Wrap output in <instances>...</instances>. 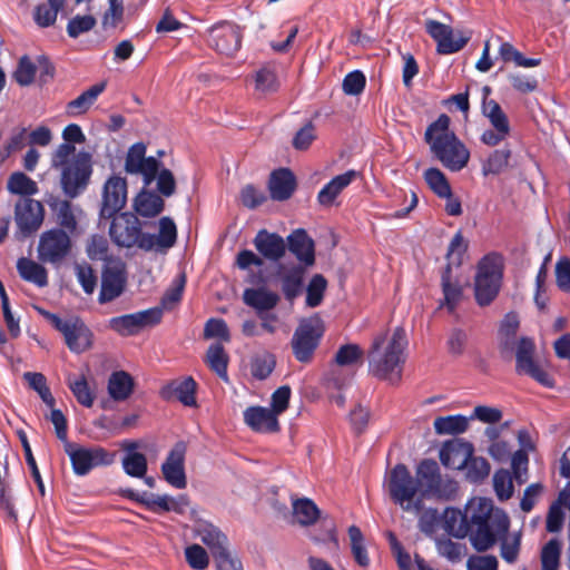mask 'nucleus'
<instances>
[{"mask_svg":"<svg viewBox=\"0 0 570 570\" xmlns=\"http://www.w3.org/2000/svg\"><path fill=\"white\" fill-rule=\"evenodd\" d=\"M111 218L109 235L118 247L166 252L176 244L177 227L170 217L159 219L158 235L144 233L139 218L132 213H120Z\"/></svg>","mask_w":570,"mask_h":570,"instance_id":"f257e3e1","label":"nucleus"},{"mask_svg":"<svg viewBox=\"0 0 570 570\" xmlns=\"http://www.w3.org/2000/svg\"><path fill=\"white\" fill-rule=\"evenodd\" d=\"M406 334L403 327H396L387 340V333L377 334L367 353L370 373L391 384H397L402 379L405 363Z\"/></svg>","mask_w":570,"mask_h":570,"instance_id":"f03ea898","label":"nucleus"},{"mask_svg":"<svg viewBox=\"0 0 570 570\" xmlns=\"http://www.w3.org/2000/svg\"><path fill=\"white\" fill-rule=\"evenodd\" d=\"M469 539L479 551H488L509 532L510 519L501 509H494L491 500L479 498L470 501Z\"/></svg>","mask_w":570,"mask_h":570,"instance_id":"7ed1b4c3","label":"nucleus"},{"mask_svg":"<svg viewBox=\"0 0 570 570\" xmlns=\"http://www.w3.org/2000/svg\"><path fill=\"white\" fill-rule=\"evenodd\" d=\"M51 167L60 169V185L69 198L82 194L89 185L92 175V156L70 144H60L51 156Z\"/></svg>","mask_w":570,"mask_h":570,"instance_id":"20e7f679","label":"nucleus"},{"mask_svg":"<svg viewBox=\"0 0 570 570\" xmlns=\"http://www.w3.org/2000/svg\"><path fill=\"white\" fill-rule=\"evenodd\" d=\"M450 117L441 114L424 134V141L434 157L449 170L460 171L470 160V150L450 129Z\"/></svg>","mask_w":570,"mask_h":570,"instance_id":"39448f33","label":"nucleus"},{"mask_svg":"<svg viewBox=\"0 0 570 570\" xmlns=\"http://www.w3.org/2000/svg\"><path fill=\"white\" fill-rule=\"evenodd\" d=\"M503 276V258L490 253L478 263L474 277V297L479 306L490 305L498 296Z\"/></svg>","mask_w":570,"mask_h":570,"instance_id":"423d86ee","label":"nucleus"},{"mask_svg":"<svg viewBox=\"0 0 570 570\" xmlns=\"http://www.w3.org/2000/svg\"><path fill=\"white\" fill-rule=\"evenodd\" d=\"M387 489L392 501L405 512L419 513L423 503L419 493V483L404 464H396L390 472Z\"/></svg>","mask_w":570,"mask_h":570,"instance_id":"0eeeda50","label":"nucleus"},{"mask_svg":"<svg viewBox=\"0 0 570 570\" xmlns=\"http://www.w3.org/2000/svg\"><path fill=\"white\" fill-rule=\"evenodd\" d=\"M324 333L325 325L318 314L302 320L291 340L294 357L299 363H311Z\"/></svg>","mask_w":570,"mask_h":570,"instance_id":"6e6552de","label":"nucleus"},{"mask_svg":"<svg viewBox=\"0 0 570 570\" xmlns=\"http://www.w3.org/2000/svg\"><path fill=\"white\" fill-rule=\"evenodd\" d=\"M63 450L70 459L73 473L79 476L87 475L95 468L111 465L117 456L116 452L100 445L83 446L75 442L67 443Z\"/></svg>","mask_w":570,"mask_h":570,"instance_id":"1a4fd4ad","label":"nucleus"},{"mask_svg":"<svg viewBox=\"0 0 570 570\" xmlns=\"http://www.w3.org/2000/svg\"><path fill=\"white\" fill-rule=\"evenodd\" d=\"M46 318L63 335L67 347L76 354L90 350L94 345V333L78 316L61 318L57 314L47 312Z\"/></svg>","mask_w":570,"mask_h":570,"instance_id":"9d476101","label":"nucleus"},{"mask_svg":"<svg viewBox=\"0 0 570 570\" xmlns=\"http://www.w3.org/2000/svg\"><path fill=\"white\" fill-rule=\"evenodd\" d=\"M72 242L70 234L56 227L43 232L38 244V258L46 264L60 266L70 255Z\"/></svg>","mask_w":570,"mask_h":570,"instance_id":"9b49d317","label":"nucleus"},{"mask_svg":"<svg viewBox=\"0 0 570 570\" xmlns=\"http://www.w3.org/2000/svg\"><path fill=\"white\" fill-rule=\"evenodd\" d=\"M535 345L532 338L521 337L515 351V372L528 375L546 387H553L554 380L534 361Z\"/></svg>","mask_w":570,"mask_h":570,"instance_id":"f8f14e48","label":"nucleus"},{"mask_svg":"<svg viewBox=\"0 0 570 570\" xmlns=\"http://www.w3.org/2000/svg\"><path fill=\"white\" fill-rule=\"evenodd\" d=\"M161 318V308L153 307L137 313L112 317L109 320L108 326L120 336H134L147 326L159 324Z\"/></svg>","mask_w":570,"mask_h":570,"instance_id":"ddd939ff","label":"nucleus"},{"mask_svg":"<svg viewBox=\"0 0 570 570\" xmlns=\"http://www.w3.org/2000/svg\"><path fill=\"white\" fill-rule=\"evenodd\" d=\"M128 185L126 178L111 175L102 186L100 218L111 219L127 204Z\"/></svg>","mask_w":570,"mask_h":570,"instance_id":"4468645a","label":"nucleus"},{"mask_svg":"<svg viewBox=\"0 0 570 570\" xmlns=\"http://www.w3.org/2000/svg\"><path fill=\"white\" fill-rule=\"evenodd\" d=\"M147 147L144 142L134 144L127 151L125 170L131 175H141L145 186L156 178L161 163L155 157H146Z\"/></svg>","mask_w":570,"mask_h":570,"instance_id":"2eb2a0df","label":"nucleus"},{"mask_svg":"<svg viewBox=\"0 0 570 570\" xmlns=\"http://www.w3.org/2000/svg\"><path fill=\"white\" fill-rule=\"evenodd\" d=\"M127 285L126 265L121 261L107 264L101 274V286L98 296L100 304H106L118 298Z\"/></svg>","mask_w":570,"mask_h":570,"instance_id":"dca6fc26","label":"nucleus"},{"mask_svg":"<svg viewBox=\"0 0 570 570\" xmlns=\"http://www.w3.org/2000/svg\"><path fill=\"white\" fill-rule=\"evenodd\" d=\"M209 45L219 53L234 56L242 45V31L239 27L229 21H220L208 30Z\"/></svg>","mask_w":570,"mask_h":570,"instance_id":"f3484780","label":"nucleus"},{"mask_svg":"<svg viewBox=\"0 0 570 570\" xmlns=\"http://www.w3.org/2000/svg\"><path fill=\"white\" fill-rule=\"evenodd\" d=\"M45 217L43 205L32 198H21L14 208V220L20 234L26 237L37 232Z\"/></svg>","mask_w":570,"mask_h":570,"instance_id":"a211bd4d","label":"nucleus"},{"mask_svg":"<svg viewBox=\"0 0 570 570\" xmlns=\"http://www.w3.org/2000/svg\"><path fill=\"white\" fill-rule=\"evenodd\" d=\"M425 31L436 42V51L440 55H451L460 51L468 42V38L455 36L453 29L438 20L428 19Z\"/></svg>","mask_w":570,"mask_h":570,"instance_id":"6ab92c4d","label":"nucleus"},{"mask_svg":"<svg viewBox=\"0 0 570 570\" xmlns=\"http://www.w3.org/2000/svg\"><path fill=\"white\" fill-rule=\"evenodd\" d=\"M185 455L186 444L184 442H177L161 464L164 479L176 489H185L187 485Z\"/></svg>","mask_w":570,"mask_h":570,"instance_id":"aec40b11","label":"nucleus"},{"mask_svg":"<svg viewBox=\"0 0 570 570\" xmlns=\"http://www.w3.org/2000/svg\"><path fill=\"white\" fill-rule=\"evenodd\" d=\"M197 383L191 376L176 379L164 385L159 395L165 401L177 400L185 406H196Z\"/></svg>","mask_w":570,"mask_h":570,"instance_id":"412c9836","label":"nucleus"},{"mask_svg":"<svg viewBox=\"0 0 570 570\" xmlns=\"http://www.w3.org/2000/svg\"><path fill=\"white\" fill-rule=\"evenodd\" d=\"M245 423L255 432L275 433L279 431L277 415L263 406H250L244 411Z\"/></svg>","mask_w":570,"mask_h":570,"instance_id":"4be33fe9","label":"nucleus"},{"mask_svg":"<svg viewBox=\"0 0 570 570\" xmlns=\"http://www.w3.org/2000/svg\"><path fill=\"white\" fill-rule=\"evenodd\" d=\"M253 244L264 258L273 262L279 261L286 252V244L283 237L266 229L258 230Z\"/></svg>","mask_w":570,"mask_h":570,"instance_id":"5701e85b","label":"nucleus"},{"mask_svg":"<svg viewBox=\"0 0 570 570\" xmlns=\"http://www.w3.org/2000/svg\"><path fill=\"white\" fill-rule=\"evenodd\" d=\"M357 171L350 169L341 175L333 177L317 194V203L322 207H332L337 205L336 199L341 193L350 186L356 178Z\"/></svg>","mask_w":570,"mask_h":570,"instance_id":"b1692460","label":"nucleus"},{"mask_svg":"<svg viewBox=\"0 0 570 570\" xmlns=\"http://www.w3.org/2000/svg\"><path fill=\"white\" fill-rule=\"evenodd\" d=\"M296 185V178L288 168H278L272 171L268 180L271 198L277 202L289 199Z\"/></svg>","mask_w":570,"mask_h":570,"instance_id":"393cba45","label":"nucleus"},{"mask_svg":"<svg viewBox=\"0 0 570 570\" xmlns=\"http://www.w3.org/2000/svg\"><path fill=\"white\" fill-rule=\"evenodd\" d=\"M443 528L445 532L454 538L463 539L469 535L470 528V502L464 511L455 508H446L443 514Z\"/></svg>","mask_w":570,"mask_h":570,"instance_id":"a878e982","label":"nucleus"},{"mask_svg":"<svg viewBox=\"0 0 570 570\" xmlns=\"http://www.w3.org/2000/svg\"><path fill=\"white\" fill-rule=\"evenodd\" d=\"M441 288L443 293L441 307L444 306L449 313H454L463 297V287L458 277L453 276L450 266H444L441 272Z\"/></svg>","mask_w":570,"mask_h":570,"instance_id":"bb28decb","label":"nucleus"},{"mask_svg":"<svg viewBox=\"0 0 570 570\" xmlns=\"http://www.w3.org/2000/svg\"><path fill=\"white\" fill-rule=\"evenodd\" d=\"M288 249L306 266L315 263V247L313 239L304 229L294 230L288 237Z\"/></svg>","mask_w":570,"mask_h":570,"instance_id":"cd10ccee","label":"nucleus"},{"mask_svg":"<svg viewBox=\"0 0 570 570\" xmlns=\"http://www.w3.org/2000/svg\"><path fill=\"white\" fill-rule=\"evenodd\" d=\"M148 186L142 189L134 198L132 207L137 215L141 217L153 218L159 215L165 207L163 196L158 193L147 189Z\"/></svg>","mask_w":570,"mask_h":570,"instance_id":"c85d7f7f","label":"nucleus"},{"mask_svg":"<svg viewBox=\"0 0 570 570\" xmlns=\"http://www.w3.org/2000/svg\"><path fill=\"white\" fill-rule=\"evenodd\" d=\"M243 301L247 306L254 308L256 314H261L274 309L279 302V296L266 287L246 288L243 293Z\"/></svg>","mask_w":570,"mask_h":570,"instance_id":"c756f323","label":"nucleus"},{"mask_svg":"<svg viewBox=\"0 0 570 570\" xmlns=\"http://www.w3.org/2000/svg\"><path fill=\"white\" fill-rule=\"evenodd\" d=\"M460 465L465 470L466 479L472 483H481L490 474V463L482 456L473 455V448L468 443L465 456L460 460Z\"/></svg>","mask_w":570,"mask_h":570,"instance_id":"7c9ffc66","label":"nucleus"},{"mask_svg":"<svg viewBox=\"0 0 570 570\" xmlns=\"http://www.w3.org/2000/svg\"><path fill=\"white\" fill-rule=\"evenodd\" d=\"M105 89L106 82L91 86L66 105V114L70 117H78L86 114Z\"/></svg>","mask_w":570,"mask_h":570,"instance_id":"2f4dec72","label":"nucleus"},{"mask_svg":"<svg viewBox=\"0 0 570 570\" xmlns=\"http://www.w3.org/2000/svg\"><path fill=\"white\" fill-rule=\"evenodd\" d=\"M46 203L57 216L58 228L65 230L67 234H73L77 229V220L72 212L71 203L69 200H61L52 195L46 199Z\"/></svg>","mask_w":570,"mask_h":570,"instance_id":"473e14b6","label":"nucleus"},{"mask_svg":"<svg viewBox=\"0 0 570 570\" xmlns=\"http://www.w3.org/2000/svg\"><path fill=\"white\" fill-rule=\"evenodd\" d=\"M459 491V483L449 478V476H441L436 479L434 484L431 487L430 490L420 491V497L422 502L428 500H436V501H452L456 498Z\"/></svg>","mask_w":570,"mask_h":570,"instance_id":"72a5a7b5","label":"nucleus"},{"mask_svg":"<svg viewBox=\"0 0 570 570\" xmlns=\"http://www.w3.org/2000/svg\"><path fill=\"white\" fill-rule=\"evenodd\" d=\"M132 376L125 371L112 372L108 379L107 390L114 401H126L134 392Z\"/></svg>","mask_w":570,"mask_h":570,"instance_id":"f704fd0d","label":"nucleus"},{"mask_svg":"<svg viewBox=\"0 0 570 570\" xmlns=\"http://www.w3.org/2000/svg\"><path fill=\"white\" fill-rule=\"evenodd\" d=\"M121 494L131 501L145 505L151 512H169V495H158L148 492H138L132 489L122 490Z\"/></svg>","mask_w":570,"mask_h":570,"instance_id":"c9c22d12","label":"nucleus"},{"mask_svg":"<svg viewBox=\"0 0 570 570\" xmlns=\"http://www.w3.org/2000/svg\"><path fill=\"white\" fill-rule=\"evenodd\" d=\"M194 532L209 548L210 552L227 546V537L217 527L207 521L196 522Z\"/></svg>","mask_w":570,"mask_h":570,"instance_id":"e433bc0d","label":"nucleus"},{"mask_svg":"<svg viewBox=\"0 0 570 570\" xmlns=\"http://www.w3.org/2000/svg\"><path fill=\"white\" fill-rule=\"evenodd\" d=\"M17 269L22 279L30 282L38 287H45L48 285L47 269L37 262L27 257H21L17 262Z\"/></svg>","mask_w":570,"mask_h":570,"instance_id":"4c0bfd02","label":"nucleus"},{"mask_svg":"<svg viewBox=\"0 0 570 570\" xmlns=\"http://www.w3.org/2000/svg\"><path fill=\"white\" fill-rule=\"evenodd\" d=\"M512 150L509 147L501 149H494L489 156L482 161V175L483 176H498L505 171L509 167Z\"/></svg>","mask_w":570,"mask_h":570,"instance_id":"58836bf2","label":"nucleus"},{"mask_svg":"<svg viewBox=\"0 0 570 570\" xmlns=\"http://www.w3.org/2000/svg\"><path fill=\"white\" fill-rule=\"evenodd\" d=\"M228 362L229 356L220 343H214L209 345L206 353L205 363L225 382L228 381Z\"/></svg>","mask_w":570,"mask_h":570,"instance_id":"ea45409f","label":"nucleus"},{"mask_svg":"<svg viewBox=\"0 0 570 570\" xmlns=\"http://www.w3.org/2000/svg\"><path fill=\"white\" fill-rule=\"evenodd\" d=\"M441 476L438 462L433 459H424L416 466V482L419 492L430 490L436 479Z\"/></svg>","mask_w":570,"mask_h":570,"instance_id":"a19ab883","label":"nucleus"},{"mask_svg":"<svg viewBox=\"0 0 570 570\" xmlns=\"http://www.w3.org/2000/svg\"><path fill=\"white\" fill-rule=\"evenodd\" d=\"M293 514L296 521L302 525L314 524L320 518V509L307 498L296 499L293 501Z\"/></svg>","mask_w":570,"mask_h":570,"instance_id":"79ce46f5","label":"nucleus"},{"mask_svg":"<svg viewBox=\"0 0 570 570\" xmlns=\"http://www.w3.org/2000/svg\"><path fill=\"white\" fill-rule=\"evenodd\" d=\"M7 188L11 194L24 196L23 198H30L38 193L37 183L22 171H14L9 176Z\"/></svg>","mask_w":570,"mask_h":570,"instance_id":"37998d69","label":"nucleus"},{"mask_svg":"<svg viewBox=\"0 0 570 570\" xmlns=\"http://www.w3.org/2000/svg\"><path fill=\"white\" fill-rule=\"evenodd\" d=\"M482 114L489 119L492 128L500 129V131H511L508 116L494 99L482 101Z\"/></svg>","mask_w":570,"mask_h":570,"instance_id":"c03bdc74","label":"nucleus"},{"mask_svg":"<svg viewBox=\"0 0 570 570\" xmlns=\"http://www.w3.org/2000/svg\"><path fill=\"white\" fill-rule=\"evenodd\" d=\"M434 430L438 434H460L466 431L469 426L468 419L463 415H449L439 416L433 423Z\"/></svg>","mask_w":570,"mask_h":570,"instance_id":"a18cd8bd","label":"nucleus"},{"mask_svg":"<svg viewBox=\"0 0 570 570\" xmlns=\"http://www.w3.org/2000/svg\"><path fill=\"white\" fill-rule=\"evenodd\" d=\"M350 541H351V552L355 560V562L360 567H368L370 566V557L365 547V539L357 525H351L347 530Z\"/></svg>","mask_w":570,"mask_h":570,"instance_id":"49530a36","label":"nucleus"},{"mask_svg":"<svg viewBox=\"0 0 570 570\" xmlns=\"http://www.w3.org/2000/svg\"><path fill=\"white\" fill-rule=\"evenodd\" d=\"M62 8L63 7L51 3L48 0L47 2L38 3L32 12L35 23L39 28H49L53 26L57 21L58 13Z\"/></svg>","mask_w":570,"mask_h":570,"instance_id":"de8ad7c7","label":"nucleus"},{"mask_svg":"<svg viewBox=\"0 0 570 570\" xmlns=\"http://www.w3.org/2000/svg\"><path fill=\"white\" fill-rule=\"evenodd\" d=\"M499 55L504 62H514L518 67L532 68L541 63L539 58H525L510 42H502L499 48Z\"/></svg>","mask_w":570,"mask_h":570,"instance_id":"09e8293b","label":"nucleus"},{"mask_svg":"<svg viewBox=\"0 0 570 570\" xmlns=\"http://www.w3.org/2000/svg\"><path fill=\"white\" fill-rule=\"evenodd\" d=\"M424 179L428 186L441 198H450L452 195L451 186L445 175L435 167L424 171Z\"/></svg>","mask_w":570,"mask_h":570,"instance_id":"8fccbe9b","label":"nucleus"},{"mask_svg":"<svg viewBox=\"0 0 570 570\" xmlns=\"http://www.w3.org/2000/svg\"><path fill=\"white\" fill-rule=\"evenodd\" d=\"M186 274L180 272L171 282L169 288L165 292L161 297L160 304L161 309H171L177 303L181 301L183 293L186 286Z\"/></svg>","mask_w":570,"mask_h":570,"instance_id":"3c124183","label":"nucleus"},{"mask_svg":"<svg viewBox=\"0 0 570 570\" xmlns=\"http://www.w3.org/2000/svg\"><path fill=\"white\" fill-rule=\"evenodd\" d=\"M466 451L468 443H446L440 451V460L446 468L463 469V465H460V460L465 456Z\"/></svg>","mask_w":570,"mask_h":570,"instance_id":"603ef678","label":"nucleus"},{"mask_svg":"<svg viewBox=\"0 0 570 570\" xmlns=\"http://www.w3.org/2000/svg\"><path fill=\"white\" fill-rule=\"evenodd\" d=\"M17 435L21 442L27 465L29 466V469L31 471V476L38 487L40 494L45 495V484H43L40 471L38 469L36 459L32 454V450H31L30 443L28 441L27 433L23 430H18Z\"/></svg>","mask_w":570,"mask_h":570,"instance_id":"864d4df0","label":"nucleus"},{"mask_svg":"<svg viewBox=\"0 0 570 570\" xmlns=\"http://www.w3.org/2000/svg\"><path fill=\"white\" fill-rule=\"evenodd\" d=\"M67 383L78 403L85 407L92 406L95 397L85 375H80L79 377L69 376Z\"/></svg>","mask_w":570,"mask_h":570,"instance_id":"5fc2aeb1","label":"nucleus"},{"mask_svg":"<svg viewBox=\"0 0 570 570\" xmlns=\"http://www.w3.org/2000/svg\"><path fill=\"white\" fill-rule=\"evenodd\" d=\"M326 288V278L321 274H315L306 288V305L312 308L320 306L323 302Z\"/></svg>","mask_w":570,"mask_h":570,"instance_id":"6e6d98bb","label":"nucleus"},{"mask_svg":"<svg viewBox=\"0 0 570 570\" xmlns=\"http://www.w3.org/2000/svg\"><path fill=\"white\" fill-rule=\"evenodd\" d=\"M303 287V271L293 268L282 277V291L286 299L296 298Z\"/></svg>","mask_w":570,"mask_h":570,"instance_id":"4d7b16f0","label":"nucleus"},{"mask_svg":"<svg viewBox=\"0 0 570 570\" xmlns=\"http://www.w3.org/2000/svg\"><path fill=\"white\" fill-rule=\"evenodd\" d=\"M122 469L126 474L132 478H145L148 469L147 458L142 453L125 454Z\"/></svg>","mask_w":570,"mask_h":570,"instance_id":"13d9d810","label":"nucleus"},{"mask_svg":"<svg viewBox=\"0 0 570 570\" xmlns=\"http://www.w3.org/2000/svg\"><path fill=\"white\" fill-rule=\"evenodd\" d=\"M466 250L468 242L464 239L462 233L458 232L449 244L446 252L448 263L445 266H450L451 269L453 266L460 267Z\"/></svg>","mask_w":570,"mask_h":570,"instance_id":"bf43d9fd","label":"nucleus"},{"mask_svg":"<svg viewBox=\"0 0 570 570\" xmlns=\"http://www.w3.org/2000/svg\"><path fill=\"white\" fill-rule=\"evenodd\" d=\"M493 488L500 501L509 500L514 492L512 474L504 469L498 470L493 475Z\"/></svg>","mask_w":570,"mask_h":570,"instance_id":"052dcab7","label":"nucleus"},{"mask_svg":"<svg viewBox=\"0 0 570 570\" xmlns=\"http://www.w3.org/2000/svg\"><path fill=\"white\" fill-rule=\"evenodd\" d=\"M561 544L559 540L551 539L541 551L542 570H559Z\"/></svg>","mask_w":570,"mask_h":570,"instance_id":"680f3d73","label":"nucleus"},{"mask_svg":"<svg viewBox=\"0 0 570 570\" xmlns=\"http://www.w3.org/2000/svg\"><path fill=\"white\" fill-rule=\"evenodd\" d=\"M36 73V63L28 56H22L12 77L18 85L27 87L33 82Z\"/></svg>","mask_w":570,"mask_h":570,"instance_id":"e2e57ef3","label":"nucleus"},{"mask_svg":"<svg viewBox=\"0 0 570 570\" xmlns=\"http://www.w3.org/2000/svg\"><path fill=\"white\" fill-rule=\"evenodd\" d=\"M363 357V350L357 344H345L340 346L335 354V363L340 366H351Z\"/></svg>","mask_w":570,"mask_h":570,"instance_id":"0e129e2a","label":"nucleus"},{"mask_svg":"<svg viewBox=\"0 0 570 570\" xmlns=\"http://www.w3.org/2000/svg\"><path fill=\"white\" fill-rule=\"evenodd\" d=\"M278 80L274 70L267 67L261 68L255 75V89L264 92L271 94L275 92L278 89Z\"/></svg>","mask_w":570,"mask_h":570,"instance_id":"69168bd1","label":"nucleus"},{"mask_svg":"<svg viewBox=\"0 0 570 570\" xmlns=\"http://www.w3.org/2000/svg\"><path fill=\"white\" fill-rule=\"evenodd\" d=\"M205 338H219L223 342H230V333L223 318H209L204 327Z\"/></svg>","mask_w":570,"mask_h":570,"instance_id":"338daca9","label":"nucleus"},{"mask_svg":"<svg viewBox=\"0 0 570 570\" xmlns=\"http://www.w3.org/2000/svg\"><path fill=\"white\" fill-rule=\"evenodd\" d=\"M75 272L83 292L88 295L92 294L97 286V276L92 267L88 263L76 264Z\"/></svg>","mask_w":570,"mask_h":570,"instance_id":"774afa93","label":"nucleus"}]
</instances>
